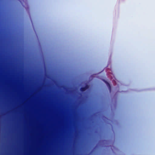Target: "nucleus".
<instances>
[{"label":"nucleus","mask_w":155,"mask_h":155,"mask_svg":"<svg viewBox=\"0 0 155 155\" xmlns=\"http://www.w3.org/2000/svg\"><path fill=\"white\" fill-rule=\"evenodd\" d=\"M89 87V86L87 84H86L84 87H81L80 88V90L81 92H84L86 90L88 89Z\"/></svg>","instance_id":"1"},{"label":"nucleus","mask_w":155,"mask_h":155,"mask_svg":"<svg viewBox=\"0 0 155 155\" xmlns=\"http://www.w3.org/2000/svg\"><path fill=\"white\" fill-rule=\"evenodd\" d=\"M107 86L108 87H109V91H110V92L111 91V87H110V84L108 83V82H107Z\"/></svg>","instance_id":"2"}]
</instances>
